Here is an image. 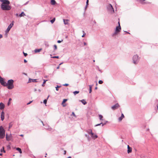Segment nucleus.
Instances as JSON below:
<instances>
[{
  "label": "nucleus",
  "instance_id": "obj_1",
  "mask_svg": "<svg viewBox=\"0 0 158 158\" xmlns=\"http://www.w3.org/2000/svg\"><path fill=\"white\" fill-rule=\"evenodd\" d=\"M2 3L1 5V8L3 10H7L11 9L10 6L9 5L10 2L7 0H2Z\"/></svg>",
  "mask_w": 158,
  "mask_h": 158
},
{
  "label": "nucleus",
  "instance_id": "obj_2",
  "mask_svg": "<svg viewBox=\"0 0 158 158\" xmlns=\"http://www.w3.org/2000/svg\"><path fill=\"white\" fill-rule=\"evenodd\" d=\"M14 81L12 80H10L8 81L7 83H6V86L9 89H11L14 88Z\"/></svg>",
  "mask_w": 158,
  "mask_h": 158
},
{
  "label": "nucleus",
  "instance_id": "obj_3",
  "mask_svg": "<svg viewBox=\"0 0 158 158\" xmlns=\"http://www.w3.org/2000/svg\"><path fill=\"white\" fill-rule=\"evenodd\" d=\"M5 131L3 127L2 126H0V139L3 138L5 135Z\"/></svg>",
  "mask_w": 158,
  "mask_h": 158
},
{
  "label": "nucleus",
  "instance_id": "obj_4",
  "mask_svg": "<svg viewBox=\"0 0 158 158\" xmlns=\"http://www.w3.org/2000/svg\"><path fill=\"white\" fill-rule=\"evenodd\" d=\"M121 27L120 26H118L116 27L115 32L114 34L112 35L113 36H114V35L117 34L121 30Z\"/></svg>",
  "mask_w": 158,
  "mask_h": 158
},
{
  "label": "nucleus",
  "instance_id": "obj_5",
  "mask_svg": "<svg viewBox=\"0 0 158 158\" xmlns=\"http://www.w3.org/2000/svg\"><path fill=\"white\" fill-rule=\"evenodd\" d=\"M14 22L13 21L12 23H10V25L8 26L7 28L6 29V33H8L10 30L11 28L12 27V26L14 25Z\"/></svg>",
  "mask_w": 158,
  "mask_h": 158
},
{
  "label": "nucleus",
  "instance_id": "obj_6",
  "mask_svg": "<svg viewBox=\"0 0 158 158\" xmlns=\"http://www.w3.org/2000/svg\"><path fill=\"white\" fill-rule=\"evenodd\" d=\"M133 60L134 63L135 64L138 60V56L137 55H134L133 57Z\"/></svg>",
  "mask_w": 158,
  "mask_h": 158
},
{
  "label": "nucleus",
  "instance_id": "obj_7",
  "mask_svg": "<svg viewBox=\"0 0 158 158\" xmlns=\"http://www.w3.org/2000/svg\"><path fill=\"white\" fill-rule=\"evenodd\" d=\"M119 107H120V106H119V104L118 103H117L116 104L112 106L111 107V109L113 110H114L118 109Z\"/></svg>",
  "mask_w": 158,
  "mask_h": 158
},
{
  "label": "nucleus",
  "instance_id": "obj_8",
  "mask_svg": "<svg viewBox=\"0 0 158 158\" xmlns=\"http://www.w3.org/2000/svg\"><path fill=\"white\" fill-rule=\"evenodd\" d=\"M107 8L110 11H112V12H114V9L113 7L110 4H109L107 7Z\"/></svg>",
  "mask_w": 158,
  "mask_h": 158
},
{
  "label": "nucleus",
  "instance_id": "obj_9",
  "mask_svg": "<svg viewBox=\"0 0 158 158\" xmlns=\"http://www.w3.org/2000/svg\"><path fill=\"white\" fill-rule=\"evenodd\" d=\"M90 135H91L92 138L94 139H95L98 138V136L97 135L94 134L93 132L91 133V134Z\"/></svg>",
  "mask_w": 158,
  "mask_h": 158
},
{
  "label": "nucleus",
  "instance_id": "obj_10",
  "mask_svg": "<svg viewBox=\"0 0 158 158\" xmlns=\"http://www.w3.org/2000/svg\"><path fill=\"white\" fill-rule=\"evenodd\" d=\"M0 83L2 85L6 86V83L4 81V80L3 78H2V79L0 81Z\"/></svg>",
  "mask_w": 158,
  "mask_h": 158
},
{
  "label": "nucleus",
  "instance_id": "obj_11",
  "mask_svg": "<svg viewBox=\"0 0 158 158\" xmlns=\"http://www.w3.org/2000/svg\"><path fill=\"white\" fill-rule=\"evenodd\" d=\"M4 115H5V113L3 111L2 112L1 115V119L2 121H3L4 119Z\"/></svg>",
  "mask_w": 158,
  "mask_h": 158
},
{
  "label": "nucleus",
  "instance_id": "obj_12",
  "mask_svg": "<svg viewBox=\"0 0 158 158\" xmlns=\"http://www.w3.org/2000/svg\"><path fill=\"white\" fill-rule=\"evenodd\" d=\"M127 153H131L132 152V148L130 147V146L128 145L127 146Z\"/></svg>",
  "mask_w": 158,
  "mask_h": 158
},
{
  "label": "nucleus",
  "instance_id": "obj_13",
  "mask_svg": "<svg viewBox=\"0 0 158 158\" xmlns=\"http://www.w3.org/2000/svg\"><path fill=\"white\" fill-rule=\"evenodd\" d=\"M4 107H5V105H4V104L2 103L1 102L0 103V109H1V110L3 109L4 108Z\"/></svg>",
  "mask_w": 158,
  "mask_h": 158
},
{
  "label": "nucleus",
  "instance_id": "obj_14",
  "mask_svg": "<svg viewBox=\"0 0 158 158\" xmlns=\"http://www.w3.org/2000/svg\"><path fill=\"white\" fill-rule=\"evenodd\" d=\"M63 21L65 25H68L69 24V20L68 19H64Z\"/></svg>",
  "mask_w": 158,
  "mask_h": 158
},
{
  "label": "nucleus",
  "instance_id": "obj_15",
  "mask_svg": "<svg viewBox=\"0 0 158 158\" xmlns=\"http://www.w3.org/2000/svg\"><path fill=\"white\" fill-rule=\"evenodd\" d=\"M67 100H68L67 99H64L63 100L62 103V105L63 106L65 107L66 106V105L64 104V103L65 102L67 101Z\"/></svg>",
  "mask_w": 158,
  "mask_h": 158
},
{
  "label": "nucleus",
  "instance_id": "obj_16",
  "mask_svg": "<svg viewBox=\"0 0 158 158\" xmlns=\"http://www.w3.org/2000/svg\"><path fill=\"white\" fill-rule=\"evenodd\" d=\"M124 116L123 114V113H122L121 116L118 118V120H119V121H122V119L123 118H124Z\"/></svg>",
  "mask_w": 158,
  "mask_h": 158
},
{
  "label": "nucleus",
  "instance_id": "obj_17",
  "mask_svg": "<svg viewBox=\"0 0 158 158\" xmlns=\"http://www.w3.org/2000/svg\"><path fill=\"white\" fill-rule=\"evenodd\" d=\"M139 2L142 4H145L146 3L145 2V0H138Z\"/></svg>",
  "mask_w": 158,
  "mask_h": 158
},
{
  "label": "nucleus",
  "instance_id": "obj_18",
  "mask_svg": "<svg viewBox=\"0 0 158 158\" xmlns=\"http://www.w3.org/2000/svg\"><path fill=\"white\" fill-rule=\"evenodd\" d=\"M36 80L35 79H29L28 82H36Z\"/></svg>",
  "mask_w": 158,
  "mask_h": 158
},
{
  "label": "nucleus",
  "instance_id": "obj_19",
  "mask_svg": "<svg viewBox=\"0 0 158 158\" xmlns=\"http://www.w3.org/2000/svg\"><path fill=\"white\" fill-rule=\"evenodd\" d=\"M56 3V2L55 0H51V3L52 5H55Z\"/></svg>",
  "mask_w": 158,
  "mask_h": 158
},
{
  "label": "nucleus",
  "instance_id": "obj_20",
  "mask_svg": "<svg viewBox=\"0 0 158 158\" xmlns=\"http://www.w3.org/2000/svg\"><path fill=\"white\" fill-rule=\"evenodd\" d=\"M25 15V14L23 12H22L19 15V16L20 17H23Z\"/></svg>",
  "mask_w": 158,
  "mask_h": 158
},
{
  "label": "nucleus",
  "instance_id": "obj_21",
  "mask_svg": "<svg viewBox=\"0 0 158 158\" xmlns=\"http://www.w3.org/2000/svg\"><path fill=\"white\" fill-rule=\"evenodd\" d=\"M42 50V49L40 48V49H36L35 50V53L40 52Z\"/></svg>",
  "mask_w": 158,
  "mask_h": 158
},
{
  "label": "nucleus",
  "instance_id": "obj_22",
  "mask_svg": "<svg viewBox=\"0 0 158 158\" xmlns=\"http://www.w3.org/2000/svg\"><path fill=\"white\" fill-rule=\"evenodd\" d=\"M87 132L90 135H91V133L92 132V130L91 129H89L87 131Z\"/></svg>",
  "mask_w": 158,
  "mask_h": 158
},
{
  "label": "nucleus",
  "instance_id": "obj_23",
  "mask_svg": "<svg viewBox=\"0 0 158 158\" xmlns=\"http://www.w3.org/2000/svg\"><path fill=\"white\" fill-rule=\"evenodd\" d=\"M16 150H17V151H19V152L20 153H21L22 152V151H21V149L19 148H16Z\"/></svg>",
  "mask_w": 158,
  "mask_h": 158
},
{
  "label": "nucleus",
  "instance_id": "obj_24",
  "mask_svg": "<svg viewBox=\"0 0 158 158\" xmlns=\"http://www.w3.org/2000/svg\"><path fill=\"white\" fill-rule=\"evenodd\" d=\"M81 102H82V103L84 104V105H85L86 104V101L84 99L83 100H82L81 101Z\"/></svg>",
  "mask_w": 158,
  "mask_h": 158
},
{
  "label": "nucleus",
  "instance_id": "obj_25",
  "mask_svg": "<svg viewBox=\"0 0 158 158\" xmlns=\"http://www.w3.org/2000/svg\"><path fill=\"white\" fill-rule=\"evenodd\" d=\"M93 86L92 85H89V93H90L92 92V87Z\"/></svg>",
  "mask_w": 158,
  "mask_h": 158
},
{
  "label": "nucleus",
  "instance_id": "obj_26",
  "mask_svg": "<svg viewBox=\"0 0 158 158\" xmlns=\"http://www.w3.org/2000/svg\"><path fill=\"white\" fill-rule=\"evenodd\" d=\"M55 18H54L52 20H51L50 21V22L52 23H53L55 21Z\"/></svg>",
  "mask_w": 158,
  "mask_h": 158
},
{
  "label": "nucleus",
  "instance_id": "obj_27",
  "mask_svg": "<svg viewBox=\"0 0 158 158\" xmlns=\"http://www.w3.org/2000/svg\"><path fill=\"white\" fill-rule=\"evenodd\" d=\"M79 91H74L73 92V94L75 95H76L77 94H78L79 93Z\"/></svg>",
  "mask_w": 158,
  "mask_h": 158
},
{
  "label": "nucleus",
  "instance_id": "obj_28",
  "mask_svg": "<svg viewBox=\"0 0 158 158\" xmlns=\"http://www.w3.org/2000/svg\"><path fill=\"white\" fill-rule=\"evenodd\" d=\"M0 151H1V152H3L4 153L5 152V150L4 149V147H3L2 149H1Z\"/></svg>",
  "mask_w": 158,
  "mask_h": 158
},
{
  "label": "nucleus",
  "instance_id": "obj_29",
  "mask_svg": "<svg viewBox=\"0 0 158 158\" xmlns=\"http://www.w3.org/2000/svg\"><path fill=\"white\" fill-rule=\"evenodd\" d=\"M47 81V80H44V82H43V84H42V86H44V84L45 83H46V81Z\"/></svg>",
  "mask_w": 158,
  "mask_h": 158
},
{
  "label": "nucleus",
  "instance_id": "obj_30",
  "mask_svg": "<svg viewBox=\"0 0 158 158\" xmlns=\"http://www.w3.org/2000/svg\"><path fill=\"white\" fill-rule=\"evenodd\" d=\"M99 117L100 119L101 120H102V118H103V116L102 115H99Z\"/></svg>",
  "mask_w": 158,
  "mask_h": 158
},
{
  "label": "nucleus",
  "instance_id": "obj_31",
  "mask_svg": "<svg viewBox=\"0 0 158 158\" xmlns=\"http://www.w3.org/2000/svg\"><path fill=\"white\" fill-rule=\"evenodd\" d=\"M60 86H59L58 85H57V86L56 87V90L58 91V90H59L58 88H60Z\"/></svg>",
  "mask_w": 158,
  "mask_h": 158
},
{
  "label": "nucleus",
  "instance_id": "obj_32",
  "mask_svg": "<svg viewBox=\"0 0 158 158\" xmlns=\"http://www.w3.org/2000/svg\"><path fill=\"white\" fill-rule=\"evenodd\" d=\"M11 100H12V99L11 98H9V102L7 103V105L8 106L10 104V101H11Z\"/></svg>",
  "mask_w": 158,
  "mask_h": 158
},
{
  "label": "nucleus",
  "instance_id": "obj_33",
  "mask_svg": "<svg viewBox=\"0 0 158 158\" xmlns=\"http://www.w3.org/2000/svg\"><path fill=\"white\" fill-rule=\"evenodd\" d=\"M52 58H56L58 59L59 58V56H54L52 57Z\"/></svg>",
  "mask_w": 158,
  "mask_h": 158
},
{
  "label": "nucleus",
  "instance_id": "obj_34",
  "mask_svg": "<svg viewBox=\"0 0 158 158\" xmlns=\"http://www.w3.org/2000/svg\"><path fill=\"white\" fill-rule=\"evenodd\" d=\"M101 124H102V126H103L104 125V124H103L102 123H100V124H97V125H95V126H99V125H100Z\"/></svg>",
  "mask_w": 158,
  "mask_h": 158
},
{
  "label": "nucleus",
  "instance_id": "obj_35",
  "mask_svg": "<svg viewBox=\"0 0 158 158\" xmlns=\"http://www.w3.org/2000/svg\"><path fill=\"white\" fill-rule=\"evenodd\" d=\"M83 35H82V37H84L85 36V32H84V31H83Z\"/></svg>",
  "mask_w": 158,
  "mask_h": 158
},
{
  "label": "nucleus",
  "instance_id": "obj_36",
  "mask_svg": "<svg viewBox=\"0 0 158 158\" xmlns=\"http://www.w3.org/2000/svg\"><path fill=\"white\" fill-rule=\"evenodd\" d=\"M103 82L102 80H100L99 81L98 83L100 84H102L103 83Z\"/></svg>",
  "mask_w": 158,
  "mask_h": 158
},
{
  "label": "nucleus",
  "instance_id": "obj_37",
  "mask_svg": "<svg viewBox=\"0 0 158 158\" xmlns=\"http://www.w3.org/2000/svg\"><path fill=\"white\" fill-rule=\"evenodd\" d=\"M54 50H56L57 49V46L56 45H54Z\"/></svg>",
  "mask_w": 158,
  "mask_h": 158
},
{
  "label": "nucleus",
  "instance_id": "obj_38",
  "mask_svg": "<svg viewBox=\"0 0 158 158\" xmlns=\"http://www.w3.org/2000/svg\"><path fill=\"white\" fill-rule=\"evenodd\" d=\"M47 99H45L44 101V103L45 104H46L47 103Z\"/></svg>",
  "mask_w": 158,
  "mask_h": 158
},
{
  "label": "nucleus",
  "instance_id": "obj_39",
  "mask_svg": "<svg viewBox=\"0 0 158 158\" xmlns=\"http://www.w3.org/2000/svg\"><path fill=\"white\" fill-rule=\"evenodd\" d=\"M6 138L7 140H9V137H8L7 135V134L6 135Z\"/></svg>",
  "mask_w": 158,
  "mask_h": 158
},
{
  "label": "nucleus",
  "instance_id": "obj_40",
  "mask_svg": "<svg viewBox=\"0 0 158 158\" xmlns=\"http://www.w3.org/2000/svg\"><path fill=\"white\" fill-rule=\"evenodd\" d=\"M88 3H89V0H87L86 6H87L88 5V4H89Z\"/></svg>",
  "mask_w": 158,
  "mask_h": 158
},
{
  "label": "nucleus",
  "instance_id": "obj_41",
  "mask_svg": "<svg viewBox=\"0 0 158 158\" xmlns=\"http://www.w3.org/2000/svg\"><path fill=\"white\" fill-rule=\"evenodd\" d=\"M64 86H68L69 85V84H65L63 85Z\"/></svg>",
  "mask_w": 158,
  "mask_h": 158
},
{
  "label": "nucleus",
  "instance_id": "obj_42",
  "mask_svg": "<svg viewBox=\"0 0 158 158\" xmlns=\"http://www.w3.org/2000/svg\"><path fill=\"white\" fill-rule=\"evenodd\" d=\"M23 54L25 56H26L27 55V53L24 52H23Z\"/></svg>",
  "mask_w": 158,
  "mask_h": 158
},
{
  "label": "nucleus",
  "instance_id": "obj_43",
  "mask_svg": "<svg viewBox=\"0 0 158 158\" xmlns=\"http://www.w3.org/2000/svg\"><path fill=\"white\" fill-rule=\"evenodd\" d=\"M12 127V125H11L10 124H9V128H10Z\"/></svg>",
  "mask_w": 158,
  "mask_h": 158
},
{
  "label": "nucleus",
  "instance_id": "obj_44",
  "mask_svg": "<svg viewBox=\"0 0 158 158\" xmlns=\"http://www.w3.org/2000/svg\"><path fill=\"white\" fill-rule=\"evenodd\" d=\"M32 102V101H30L29 103H27V105H29Z\"/></svg>",
  "mask_w": 158,
  "mask_h": 158
},
{
  "label": "nucleus",
  "instance_id": "obj_45",
  "mask_svg": "<svg viewBox=\"0 0 158 158\" xmlns=\"http://www.w3.org/2000/svg\"><path fill=\"white\" fill-rule=\"evenodd\" d=\"M61 41H60V40H58L57 41V43H60L61 42Z\"/></svg>",
  "mask_w": 158,
  "mask_h": 158
},
{
  "label": "nucleus",
  "instance_id": "obj_46",
  "mask_svg": "<svg viewBox=\"0 0 158 158\" xmlns=\"http://www.w3.org/2000/svg\"><path fill=\"white\" fill-rule=\"evenodd\" d=\"M48 130L49 131H51L52 130V128H48Z\"/></svg>",
  "mask_w": 158,
  "mask_h": 158
},
{
  "label": "nucleus",
  "instance_id": "obj_47",
  "mask_svg": "<svg viewBox=\"0 0 158 158\" xmlns=\"http://www.w3.org/2000/svg\"><path fill=\"white\" fill-rule=\"evenodd\" d=\"M24 62L25 63H26L27 62V60H26L24 59Z\"/></svg>",
  "mask_w": 158,
  "mask_h": 158
},
{
  "label": "nucleus",
  "instance_id": "obj_48",
  "mask_svg": "<svg viewBox=\"0 0 158 158\" xmlns=\"http://www.w3.org/2000/svg\"><path fill=\"white\" fill-rule=\"evenodd\" d=\"M66 151H65H65H64V155H65V154H66Z\"/></svg>",
  "mask_w": 158,
  "mask_h": 158
},
{
  "label": "nucleus",
  "instance_id": "obj_49",
  "mask_svg": "<svg viewBox=\"0 0 158 158\" xmlns=\"http://www.w3.org/2000/svg\"><path fill=\"white\" fill-rule=\"evenodd\" d=\"M60 66V65H59V66L57 67L56 68H57V69H59Z\"/></svg>",
  "mask_w": 158,
  "mask_h": 158
},
{
  "label": "nucleus",
  "instance_id": "obj_50",
  "mask_svg": "<svg viewBox=\"0 0 158 158\" xmlns=\"http://www.w3.org/2000/svg\"><path fill=\"white\" fill-rule=\"evenodd\" d=\"M2 37V35L0 34V39Z\"/></svg>",
  "mask_w": 158,
  "mask_h": 158
},
{
  "label": "nucleus",
  "instance_id": "obj_51",
  "mask_svg": "<svg viewBox=\"0 0 158 158\" xmlns=\"http://www.w3.org/2000/svg\"><path fill=\"white\" fill-rule=\"evenodd\" d=\"M72 114H73V115L74 116H75V114H74V112H73L72 113Z\"/></svg>",
  "mask_w": 158,
  "mask_h": 158
},
{
  "label": "nucleus",
  "instance_id": "obj_52",
  "mask_svg": "<svg viewBox=\"0 0 158 158\" xmlns=\"http://www.w3.org/2000/svg\"><path fill=\"white\" fill-rule=\"evenodd\" d=\"M41 123H42V124H43V126H44V123H43V121H41Z\"/></svg>",
  "mask_w": 158,
  "mask_h": 158
},
{
  "label": "nucleus",
  "instance_id": "obj_53",
  "mask_svg": "<svg viewBox=\"0 0 158 158\" xmlns=\"http://www.w3.org/2000/svg\"><path fill=\"white\" fill-rule=\"evenodd\" d=\"M118 26H120V22L119 21L118 22Z\"/></svg>",
  "mask_w": 158,
  "mask_h": 158
},
{
  "label": "nucleus",
  "instance_id": "obj_54",
  "mask_svg": "<svg viewBox=\"0 0 158 158\" xmlns=\"http://www.w3.org/2000/svg\"><path fill=\"white\" fill-rule=\"evenodd\" d=\"M84 45H86V43H85V42H84Z\"/></svg>",
  "mask_w": 158,
  "mask_h": 158
},
{
  "label": "nucleus",
  "instance_id": "obj_55",
  "mask_svg": "<svg viewBox=\"0 0 158 158\" xmlns=\"http://www.w3.org/2000/svg\"><path fill=\"white\" fill-rule=\"evenodd\" d=\"M2 153H0V156H2Z\"/></svg>",
  "mask_w": 158,
  "mask_h": 158
},
{
  "label": "nucleus",
  "instance_id": "obj_56",
  "mask_svg": "<svg viewBox=\"0 0 158 158\" xmlns=\"http://www.w3.org/2000/svg\"><path fill=\"white\" fill-rule=\"evenodd\" d=\"M63 64V63H60V64H59V65H60L61 64Z\"/></svg>",
  "mask_w": 158,
  "mask_h": 158
},
{
  "label": "nucleus",
  "instance_id": "obj_57",
  "mask_svg": "<svg viewBox=\"0 0 158 158\" xmlns=\"http://www.w3.org/2000/svg\"><path fill=\"white\" fill-rule=\"evenodd\" d=\"M16 16H18V14H16Z\"/></svg>",
  "mask_w": 158,
  "mask_h": 158
},
{
  "label": "nucleus",
  "instance_id": "obj_58",
  "mask_svg": "<svg viewBox=\"0 0 158 158\" xmlns=\"http://www.w3.org/2000/svg\"><path fill=\"white\" fill-rule=\"evenodd\" d=\"M20 136H23V135H21Z\"/></svg>",
  "mask_w": 158,
  "mask_h": 158
},
{
  "label": "nucleus",
  "instance_id": "obj_59",
  "mask_svg": "<svg viewBox=\"0 0 158 158\" xmlns=\"http://www.w3.org/2000/svg\"><path fill=\"white\" fill-rule=\"evenodd\" d=\"M97 89V87H96L95 88V89Z\"/></svg>",
  "mask_w": 158,
  "mask_h": 158
},
{
  "label": "nucleus",
  "instance_id": "obj_60",
  "mask_svg": "<svg viewBox=\"0 0 158 158\" xmlns=\"http://www.w3.org/2000/svg\"><path fill=\"white\" fill-rule=\"evenodd\" d=\"M68 158H71V156H69Z\"/></svg>",
  "mask_w": 158,
  "mask_h": 158
},
{
  "label": "nucleus",
  "instance_id": "obj_61",
  "mask_svg": "<svg viewBox=\"0 0 158 158\" xmlns=\"http://www.w3.org/2000/svg\"><path fill=\"white\" fill-rule=\"evenodd\" d=\"M157 110H158V104H157Z\"/></svg>",
  "mask_w": 158,
  "mask_h": 158
},
{
  "label": "nucleus",
  "instance_id": "obj_62",
  "mask_svg": "<svg viewBox=\"0 0 158 158\" xmlns=\"http://www.w3.org/2000/svg\"><path fill=\"white\" fill-rule=\"evenodd\" d=\"M46 156H47V155H46V156H45V157H46Z\"/></svg>",
  "mask_w": 158,
  "mask_h": 158
},
{
  "label": "nucleus",
  "instance_id": "obj_63",
  "mask_svg": "<svg viewBox=\"0 0 158 158\" xmlns=\"http://www.w3.org/2000/svg\"><path fill=\"white\" fill-rule=\"evenodd\" d=\"M46 156H47V155H46V156H45V157H46Z\"/></svg>",
  "mask_w": 158,
  "mask_h": 158
},
{
  "label": "nucleus",
  "instance_id": "obj_64",
  "mask_svg": "<svg viewBox=\"0 0 158 158\" xmlns=\"http://www.w3.org/2000/svg\"><path fill=\"white\" fill-rule=\"evenodd\" d=\"M98 85V84H97V83H96V85Z\"/></svg>",
  "mask_w": 158,
  "mask_h": 158
}]
</instances>
